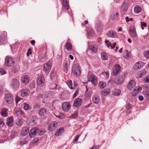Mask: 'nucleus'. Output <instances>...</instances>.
<instances>
[{
	"instance_id": "nucleus-1",
	"label": "nucleus",
	"mask_w": 149,
	"mask_h": 149,
	"mask_svg": "<svg viewBox=\"0 0 149 149\" xmlns=\"http://www.w3.org/2000/svg\"><path fill=\"white\" fill-rule=\"evenodd\" d=\"M5 62L6 66L11 67L15 63V60L13 58L7 56L5 58Z\"/></svg>"
},
{
	"instance_id": "nucleus-2",
	"label": "nucleus",
	"mask_w": 149,
	"mask_h": 149,
	"mask_svg": "<svg viewBox=\"0 0 149 149\" xmlns=\"http://www.w3.org/2000/svg\"><path fill=\"white\" fill-rule=\"evenodd\" d=\"M72 72L74 75L78 76L81 74L80 68L77 64L73 65L72 66Z\"/></svg>"
},
{
	"instance_id": "nucleus-3",
	"label": "nucleus",
	"mask_w": 149,
	"mask_h": 149,
	"mask_svg": "<svg viewBox=\"0 0 149 149\" xmlns=\"http://www.w3.org/2000/svg\"><path fill=\"white\" fill-rule=\"evenodd\" d=\"M52 66V63L50 61H48L44 65L43 71L47 74L49 72Z\"/></svg>"
},
{
	"instance_id": "nucleus-4",
	"label": "nucleus",
	"mask_w": 149,
	"mask_h": 149,
	"mask_svg": "<svg viewBox=\"0 0 149 149\" xmlns=\"http://www.w3.org/2000/svg\"><path fill=\"white\" fill-rule=\"evenodd\" d=\"M45 81L44 77L42 75L38 77L37 83V85L40 87H42L44 85Z\"/></svg>"
},
{
	"instance_id": "nucleus-5",
	"label": "nucleus",
	"mask_w": 149,
	"mask_h": 149,
	"mask_svg": "<svg viewBox=\"0 0 149 149\" xmlns=\"http://www.w3.org/2000/svg\"><path fill=\"white\" fill-rule=\"evenodd\" d=\"M128 3L127 2L124 1L123 2L120 9L122 13L124 14L126 12L128 8Z\"/></svg>"
},
{
	"instance_id": "nucleus-6",
	"label": "nucleus",
	"mask_w": 149,
	"mask_h": 149,
	"mask_svg": "<svg viewBox=\"0 0 149 149\" xmlns=\"http://www.w3.org/2000/svg\"><path fill=\"white\" fill-rule=\"evenodd\" d=\"M19 82L17 79H13L11 81V86L13 89H17L19 87Z\"/></svg>"
},
{
	"instance_id": "nucleus-7",
	"label": "nucleus",
	"mask_w": 149,
	"mask_h": 149,
	"mask_svg": "<svg viewBox=\"0 0 149 149\" xmlns=\"http://www.w3.org/2000/svg\"><path fill=\"white\" fill-rule=\"evenodd\" d=\"M88 81L91 82L94 86L96 85L97 83V77L94 75H91L89 77Z\"/></svg>"
},
{
	"instance_id": "nucleus-8",
	"label": "nucleus",
	"mask_w": 149,
	"mask_h": 149,
	"mask_svg": "<svg viewBox=\"0 0 149 149\" xmlns=\"http://www.w3.org/2000/svg\"><path fill=\"white\" fill-rule=\"evenodd\" d=\"M39 130L38 128L34 127L29 132V135L31 138L34 137L39 132Z\"/></svg>"
},
{
	"instance_id": "nucleus-9",
	"label": "nucleus",
	"mask_w": 149,
	"mask_h": 149,
	"mask_svg": "<svg viewBox=\"0 0 149 149\" xmlns=\"http://www.w3.org/2000/svg\"><path fill=\"white\" fill-rule=\"evenodd\" d=\"M5 98L6 102L8 104H11L13 101V95L10 94L8 93L6 94Z\"/></svg>"
},
{
	"instance_id": "nucleus-10",
	"label": "nucleus",
	"mask_w": 149,
	"mask_h": 149,
	"mask_svg": "<svg viewBox=\"0 0 149 149\" xmlns=\"http://www.w3.org/2000/svg\"><path fill=\"white\" fill-rule=\"evenodd\" d=\"M129 31L131 36L132 37L136 38L137 36L136 29L133 26H131L129 28Z\"/></svg>"
},
{
	"instance_id": "nucleus-11",
	"label": "nucleus",
	"mask_w": 149,
	"mask_h": 149,
	"mask_svg": "<svg viewBox=\"0 0 149 149\" xmlns=\"http://www.w3.org/2000/svg\"><path fill=\"white\" fill-rule=\"evenodd\" d=\"M58 123L56 121H52L50 125L49 128V130L50 131H52L54 130L57 125Z\"/></svg>"
},
{
	"instance_id": "nucleus-12",
	"label": "nucleus",
	"mask_w": 149,
	"mask_h": 149,
	"mask_svg": "<svg viewBox=\"0 0 149 149\" xmlns=\"http://www.w3.org/2000/svg\"><path fill=\"white\" fill-rule=\"evenodd\" d=\"M143 65V62L141 61H139L134 64L133 66V68L135 70H137L141 69Z\"/></svg>"
},
{
	"instance_id": "nucleus-13",
	"label": "nucleus",
	"mask_w": 149,
	"mask_h": 149,
	"mask_svg": "<svg viewBox=\"0 0 149 149\" xmlns=\"http://www.w3.org/2000/svg\"><path fill=\"white\" fill-rule=\"evenodd\" d=\"M82 103V99L80 98H77L74 100V105L76 107H78L81 105Z\"/></svg>"
},
{
	"instance_id": "nucleus-14",
	"label": "nucleus",
	"mask_w": 149,
	"mask_h": 149,
	"mask_svg": "<svg viewBox=\"0 0 149 149\" xmlns=\"http://www.w3.org/2000/svg\"><path fill=\"white\" fill-rule=\"evenodd\" d=\"M146 71L144 69L142 70L137 72L136 75V77L138 78H141L143 76H144L146 74Z\"/></svg>"
},
{
	"instance_id": "nucleus-15",
	"label": "nucleus",
	"mask_w": 149,
	"mask_h": 149,
	"mask_svg": "<svg viewBox=\"0 0 149 149\" xmlns=\"http://www.w3.org/2000/svg\"><path fill=\"white\" fill-rule=\"evenodd\" d=\"M71 106L69 102L64 103L63 104L62 108L63 110L66 112L69 111L70 108Z\"/></svg>"
},
{
	"instance_id": "nucleus-16",
	"label": "nucleus",
	"mask_w": 149,
	"mask_h": 149,
	"mask_svg": "<svg viewBox=\"0 0 149 149\" xmlns=\"http://www.w3.org/2000/svg\"><path fill=\"white\" fill-rule=\"evenodd\" d=\"M21 80L23 84H26L29 83L30 77L27 75H24L22 76Z\"/></svg>"
},
{
	"instance_id": "nucleus-17",
	"label": "nucleus",
	"mask_w": 149,
	"mask_h": 149,
	"mask_svg": "<svg viewBox=\"0 0 149 149\" xmlns=\"http://www.w3.org/2000/svg\"><path fill=\"white\" fill-rule=\"evenodd\" d=\"M120 66L118 64L115 65L114 67L113 74L115 76L119 72Z\"/></svg>"
},
{
	"instance_id": "nucleus-18",
	"label": "nucleus",
	"mask_w": 149,
	"mask_h": 149,
	"mask_svg": "<svg viewBox=\"0 0 149 149\" xmlns=\"http://www.w3.org/2000/svg\"><path fill=\"white\" fill-rule=\"evenodd\" d=\"M35 119L33 117H29L27 120V123L28 125L31 126L34 125L35 124Z\"/></svg>"
},
{
	"instance_id": "nucleus-19",
	"label": "nucleus",
	"mask_w": 149,
	"mask_h": 149,
	"mask_svg": "<svg viewBox=\"0 0 149 149\" xmlns=\"http://www.w3.org/2000/svg\"><path fill=\"white\" fill-rule=\"evenodd\" d=\"M124 78L122 76H120L118 79H116L115 81V83L118 85H120L122 84L124 81Z\"/></svg>"
},
{
	"instance_id": "nucleus-20",
	"label": "nucleus",
	"mask_w": 149,
	"mask_h": 149,
	"mask_svg": "<svg viewBox=\"0 0 149 149\" xmlns=\"http://www.w3.org/2000/svg\"><path fill=\"white\" fill-rule=\"evenodd\" d=\"M95 28L98 31H101L103 28V26L101 22H97L96 24Z\"/></svg>"
},
{
	"instance_id": "nucleus-21",
	"label": "nucleus",
	"mask_w": 149,
	"mask_h": 149,
	"mask_svg": "<svg viewBox=\"0 0 149 149\" xmlns=\"http://www.w3.org/2000/svg\"><path fill=\"white\" fill-rule=\"evenodd\" d=\"M117 36V33L113 30H111L109 31L107 33V36L108 37L113 38Z\"/></svg>"
},
{
	"instance_id": "nucleus-22",
	"label": "nucleus",
	"mask_w": 149,
	"mask_h": 149,
	"mask_svg": "<svg viewBox=\"0 0 149 149\" xmlns=\"http://www.w3.org/2000/svg\"><path fill=\"white\" fill-rule=\"evenodd\" d=\"M135 85V81L134 80L130 81L127 86V88L130 90H132V88Z\"/></svg>"
},
{
	"instance_id": "nucleus-23",
	"label": "nucleus",
	"mask_w": 149,
	"mask_h": 149,
	"mask_svg": "<svg viewBox=\"0 0 149 149\" xmlns=\"http://www.w3.org/2000/svg\"><path fill=\"white\" fill-rule=\"evenodd\" d=\"M100 98L99 96L97 94L94 95L92 97V100L93 102L96 104H97L99 101Z\"/></svg>"
},
{
	"instance_id": "nucleus-24",
	"label": "nucleus",
	"mask_w": 149,
	"mask_h": 149,
	"mask_svg": "<svg viewBox=\"0 0 149 149\" xmlns=\"http://www.w3.org/2000/svg\"><path fill=\"white\" fill-rule=\"evenodd\" d=\"M110 92V89L109 88H106L102 90L101 91V94L104 96L108 95Z\"/></svg>"
},
{
	"instance_id": "nucleus-25",
	"label": "nucleus",
	"mask_w": 149,
	"mask_h": 149,
	"mask_svg": "<svg viewBox=\"0 0 149 149\" xmlns=\"http://www.w3.org/2000/svg\"><path fill=\"white\" fill-rule=\"evenodd\" d=\"M64 130L63 127H61L58 129L57 130L55 133V135L56 136H59L61 135Z\"/></svg>"
},
{
	"instance_id": "nucleus-26",
	"label": "nucleus",
	"mask_w": 149,
	"mask_h": 149,
	"mask_svg": "<svg viewBox=\"0 0 149 149\" xmlns=\"http://www.w3.org/2000/svg\"><path fill=\"white\" fill-rule=\"evenodd\" d=\"M123 56L124 58L127 60L130 59L131 57V55L130 52L126 50L124 52Z\"/></svg>"
},
{
	"instance_id": "nucleus-27",
	"label": "nucleus",
	"mask_w": 149,
	"mask_h": 149,
	"mask_svg": "<svg viewBox=\"0 0 149 149\" xmlns=\"http://www.w3.org/2000/svg\"><path fill=\"white\" fill-rule=\"evenodd\" d=\"M63 6L64 9L68 10L69 8L68 3L67 0H63Z\"/></svg>"
},
{
	"instance_id": "nucleus-28",
	"label": "nucleus",
	"mask_w": 149,
	"mask_h": 149,
	"mask_svg": "<svg viewBox=\"0 0 149 149\" xmlns=\"http://www.w3.org/2000/svg\"><path fill=\"white\" fill-rule=\"evenodd\" d=\"M141 8L140 6L136 5L134 6V11L135 13H139L141 12Z\"/></svg>"
},
{
	"instance_id": "nucleus-29",
	"label": "nucleus",
	"mask_w": 149,
	"mask_h": 149,
	"mask_svg": "<svg viewBox=\"0 0 149 149\" xmlns=\"http://www.w3.org/2000/svg\"><path fill=\"white\" fill-rule=\"evenodd\" d=\"M13 119L12 117H8L6 122L7 124L10 126H12L13 125Z\"/></svg>"
},
{
	"instance_id": "nucleus-30",
	"label": "nucleus",
	"mask_w": 149,
	"mask_h": 149,
	"mask_svg": "<svg viewBox=\"0 0 149 149\" xmlns=\"http://www.w3.org/2000/svg\"><path fill=\"white\" fill-rule=\"evenodd\" d=\"M47 110L44 108H42L39 110L38 113L40 116H43L46 113Z\"/></svg>"
},
{
	"instance_id": "nucleus-31",
	"label": "nucleus",
	"mask_w": 149,
	"mask_h": 149,
	"mask_svg": "<svg viewBox=\"0 0 149 149\" xmlns=\"http://www.w3.org/2000/svg\"><path fill=\"white\" fill-rule=\"evenodd\" d=\"M29 130L27 127H24L23 128L22 130L21 134L24 135H26L29 133Z\"/></svg>"
},
{
	"instance_id": "nucleus-32",
	"label": "nucleus",
	"mask_w": 149,
	"mask_h": 149,
	"mask_svg": "<svg viewBox=\"0 0 149 149\" xmlns=\"http://www.w3.org/2000/svg\"><path fill=\"white\" fill-rule=\"evenodd\" d=\"M6 35V32H3L2 35H0V43H3L5 40V36L4 35Z\"/></svg>"
},
{
	"instance_id": "nucleus-33",
	"label": "nucleus",
	"mask_w": 149,
	"mask_h": 149,
	"mask_svg": "<svg viewBox=\"0 0 149 149\" xmlns=\"http://www.w3.org/2000/svg\"><path fill=\"white\" fill-rule=\"evenodd\" d=\"M112 93L114 95L117 96L120 95L121 91L118 89H114L112 91Z\"/></svg>"
},
{
	"instance_id": "nucleus-34",
	"label": "nucleus",
	"mask_w": 149,
	"mask_h": 149,
	"mask_svg": "<svg viewBox=\"0 0 149 149\" xmlns=\"http://www.w3.org/2000/svg\"><path fill=\"white\" fill-rule=\"evenodd\" d=\"M24 109L25 110H28L31 109V108L29 106V104L26 103H24L22 104Z\"/></svg>"
},
{
	"instance_id": "nucleus-35",
	"label": "nucleus",
	"mask_w": 149,
	"mask_h": 149,
	"mask_svg": "<svg viewBox=\"0 0 149 149\" xmlns=\"http://www.w3.org/2000/svg\"><path fill=\"white\" fill-rule=\"evenodd\" d=\"M1 114L3 117H6L8 114L7 110L5 109H2L1 111Z\"/></svg>"
},
{
	"instance_id": "nucleus-36",
	"label": "nucleus",
	"mask_w": 149,
	"mask_h": 149,
	"mask_svg": "<svg viewBox=\"0 0 149 149\" xmlns=\"http://www.w3.org/2000/svg\"><path fill=\"white\" fill-rule=\"evenodd\" d=\"M28 94V90L27 89H23L21 92V96L22 97H24L26 96Z\"/></svg>"
},
{
	"instance_id": "nucleus-37",
	"label": "nucleus",
	"mask_w": 149,
	"mask_h": 149,
	"mask_svg": "<svg viewBox=\"0 0 149 149\" xmlns=\"http://www.w3.org/2000/svg\"><path fill=\"white\" fill-rule=\"evenodd\" d=\"M101 58L102 60H107L108 57L107 54L104 52H102L101 53Z\"/></svg>"
},
{
	"instance_id": "nucleus-38",
	"label": "nucleus",
	"mask_w": 149,
	"mask_h": 149,
	"mask_svg": "<svg viewBox=\"0 0 149 149\" xmlns=\"http://www.w3.org/2000/svg\"><path fill=\"white\" fill-rule=\"evenodd\" d=\"M87 33L88 36H92L94 34V32L93 30L91 28H89L87 30Z\"/></svg>"
},
{
	"instance_id": "nucleus-39",
	"label": "nucleus",
	"mask_w": 149,
	"mask_h": 149,
	"mask_svg": "<svg viewBox=\"0 0 149 149\" xmlns=\"http://www.w3.org/2000/svg\"><path fill=\"white\" fill-rule=\"evenodd\" d=\"M145 98L146 100H149V92L148 91H144L143 93Z\"/></svg>"
},
{
	"instance_id": "nucleus-40",
	"label": "nucleus",
	"mask_w": 149,
	"mask_h": 149,
	"mask_svg": "<svg viewBox=\"0 0 149 149\" xmlns=\"http://www.w3.org/2000/svg\"><path fill=\"white\" fill-rule=\"evenodd\" d=\"M106 83L102 81L100 82L98 85V86L101 89L103 88L106 87Z\"/></svg>"
},
{
	"instance_id": "nucleus-41",
	"label": "nucleus",
	"mask_w": 149,
	"mask_h": 149,
	"mask_svg": "<svg viewBox=\"0 0 149 149\" xmlns=\"http://www.w3.org/2000/svg\"><path fill=\"white\" fill-rule=\"evenodd\" d=\"M24 113V112L21 110H15V114L17 116H18L20 115H22Z\"/></svg>"
},
{
	"instance_id": "nucleus-42",
	"label": "nucleus",
	"mask_w": 149,
	"mask_h": 149,
	"mask_svg": "<svg viewBox=\"0 0 149 149\" xmlns=\"http://www.w3.org/2000/svg\"><path fill=\"white\" fill-rule=\"evenodd\" d=\"M88 49L90 50V52H94L95 53L97 52V47H90Z\"/></svg>"
},
{
	"instance_id": "nucleus-43",
	"label": "nucleus",
	"mask_w": 149,
	"mask_h": 149,
	"mask_svg": "<svg viewBox=\"0 0 149 149\" xmlns=\"http://www.w3.org/2000/svg\"><path fill=\"white\" fill-rule=\"evenodd\" d=\"M11 71L14 73H16L18 72V69L17 66H15L11 68Z\"/></svg>"
},
{
	"instance_id": "nucleus-44",
	"label": "nucleus",
	"mask_w": 149,
	"mask_h": 149,
	"mask_svg": "<svg viewBox=\"0 0 149 149\" xmlns=\"http://www.w3.org/2000/svg\"><path fill=\"white\" fill-rule=\"evenodd\" d=\"M50 77L52 80L55 81L56 78L55 73L54 72L51 73L50 74Z\"/></svg>"
},
{
	"instance_id": "nucleus-45",
	"label": "nucleus",
	"mask_w": 149,
	"mask_h": 149,
	"mask_svg": "<svg viewBox=\"0 0 149 149\" xmlns=\"http://www.w3.org/2000/svg\"><path fill=\"white\" fill-rule=\"evenodd\" d=\"M23 123L22 119H18L16 122V124L18 126H21Z\"/></svg>"
},
{
	"instance_id": "nucleus-46",
	"label": "nucleus",
	"mask_w": 149,
	"mask_h": 149,
	"mask_svg": "<svg viewBox=\"0 0 149 149\" xmlns=\"http://www.w3.org/2000/svg\"><path fill=\"white\" fill-rule=\"evenodd\" d=\"M78 113L76 112L71 115L70 117V118H76L78 117Z\"/></svg>"
},
{
	"instance_id": "nucleus-47",
	"label": "nucleus",
	"mask_w": 149,
	"mask_h": 149,
	"mask_svg": "<svg viewBox=\"0 0 149 149\" xmlns=\"http://www.w3.org/2000/svg\"><path fill=\"white\" fill-rule=\"evenodd\" d=\"M138 93V92L137 91L136 89H134L132 92V95L133 96H136Z\"/></svg>"
},
{
	"instance_id": "nucleus-48",
	"label": "nucleus",
	"mask_w": 149,
	"mask_h": 149,
	"mask_svg": "<svg viewBox=\"0 0 149 149\" xmlns=\"http://www.w3.org/2000/svg\"><path fill=\"white\" fill-rule=\"evenodd\" d=\"M105 43L106 44V46L107 47H112V44H111V42H109L108 40H106L105 42Z\"/></svg>"
},
{
	"instance_id": "nucleus-49",
	"label": "nucleus",
	"mask_w": 149,
	"mask_h": 149,
	"mask_svg": "<svg viewBox=\"0 0 149 149\" xmlns=\"http://www.w3.org/2000/svg\"><path fill=\"white\" fill-rule=\"evenodd\" d=\"M80 136V135L79 134L77 135L75 138L74 139L73 142L74 143L77 142L78 141V139Z\"/></svg>"
},
{
	"instance_id": "nucleus-50",
	"label": "nucleus",
	"mask_w": 149,
	"mask_h": 149,
	"mask_svg": "<svg viewBox=\"0 0 149 149\" xmlns=\"http://www.w3.org/2000/svg\"><path fill=\"white\" fill-rule=\"evenodd\" d=\"M0 72L1 75H3L6 73V71L4 69L1 68L0 69Z\"/></svg>"
},
{
	"instance_id": "nucleus-51",
	"label": "nucleus",
	"mask_w": 149,
	"mask_h": 149,
	"mask_svg": "<svg viewBox=\"0 0 149 149\" xmlns=\"http://www.w3.org/2000/svg\"><path fill=\"white\" fill-rule=\"evenodd\" d=\"M143 81L147 83H149V76L145 77L143 79Z\"/></svg>"
},
{
	"instance_id": "nucleus-52",
	"label": "nucleus",
	"mask_w": 149,
	"mask_h": 149,
	"mask_svg": "<svg viewBox=\"0 0 149 149\" xmlns=\"http://www.w3.org/2000/svg\"><path fill=\"white\" fill-rule=\"evenodd\" d=\"M62 54L61 52H59L57 55L56 56V58L57 59H60L62 56Z\"/></svg>"
},
{
	"instance_id": "nucleus-53",
	"label": "nucleus",
	"mask_w": 149,
	"mask_h": 149,
	"mask_svg": "<svg viewBox=\"0 0 149 149\" xmlns=\"http://www.w3.org/2000/svg\"><path fill=\"white\" fill-rule=\"evenodd\" d=\"M56 116L57 117H59L60 118H63L64 117V115L63 113H59V114L58 115H56Z\"/></svg>"
},
{
	"instance_id": "nucleus-54",
	"label": "nucleus",
	"mask_w": 149,
	"mask_h": 149,
	"mask_svg": "<svg viewBox=\"0 0 149 149\" xmlns=\"http://www.w3.org/2000/svg\"><path fill=\"white\" fill-rule=\"evenodd\" d=\"M125 19H126V22H129L130 21H132L133 20L132 18H130L129 19L128 17H126L125 18Z\"/></svg>"
},
{
	"instance_id": "nucleus-55",
	"label": "nucleus",
	"mask_w": 149,
	"mask_h": 149,
	"mask_svg": "<svg viewBox=\"0 0 149 149\" xmlns=\"http://www.w3.org/2000/svg\"><path fill=\"white\" fill-rule=\"evenodd\" d=\"M32 51L31 49L29 48L28 50V51L26 53V55L27 56H29L32 53Z\"/></svg>"
},
{
	"instance_id": "nucleus-56",
	"label": "nucleus",
	"mask_w": 149,
	"mask_h": 149,
	"mask_svg": "<svg viewBox=\"0 0 149 149\" xmlns=\"http://www.w3.org/2000/svg\"><path fill=\"white\" fill-rule=\"evenodd\" d=\"M46 54H42V55L40 57L42 61H45L44 59L45 58H46Z\"/></svg>"
},
{
	"instance_id": "nucleus-57",
	"label": "nucleus",
	"mask_w": 149,
	"mask_h": 149,
	"mask_svg": "<svg viewBox=\"0 0 149 149\" xmlns=\"http://www.w3.org/2000/svg\"><path fill=\"white\" fill-rule=\"evenodd\" d=\"M64 68V71L65 72H66L67 70L68 65L67 63H65L64 64L63 66Z\"/></svg>"
},
{
	"instance_id": "nucleus-58",
	"label": "nucleus",
	"mask_w": 149,
	"mask_h": 149,
	"mask_svg": "<svg viewBox=\"0 0 149 149\" xmlns=\"http://www.w3.org/2000/svg\"><path fill=\"white\" fill-rule=\"evenodd\" d=\"M22 99L19 97H18V96H17L16 98H15V100L16 102L17 103L21 100Z\"/></svg>"
},
{
	"instance_id": "nucleus-59",
	"label": "nucleus",
	"mask_w": 149,
	"mask_h": 149,
	"mask_svg": "<svg viewBox=\"0 0 149 149\" xmlns=\"http://www.w3.org/2000/svg\"><path fill=\"white\" fill-rule=\"evenodd\" d=\"M45 132L44 131L39 130V132L38 133L39 135L41 136L44 134Z\"/></svg>"
},
{
	"instance_id": "nucleus-60",
	"label": "nucleus",
	"mask_w": 149,
	"mask_h": 149,
	"mask_svg": "<svg viewBox=\"0 0 149 149\" xmlns=\"http://www.w3.org/2000/svg\"><path fill=\"white\" fill-rule=\"evenodd\" d=\"M39 141V139L38 138H35L33 141V144L37 143Z\"/></svg>"
},
{
	"instance_id": "nucleus-61",
	"label": "nucleus",
	"mask_w": 149,
	"mask_h": 149,
	"mask_svg": "<svg viewBox=\"0 0 149 149\" xmlns=\"http://www.w3.org/2000/svg\"><path fill=\"white\" fill-rule=\"evenodd\" d=\"M141 26L146 27L147 26L146 23L143 22H141Z\"/></svg>"
},
{
	"instance_id": "nucleus-62",
	"label": "nucleus",
	"mask_w": 149,
	"mask_h": 149,
	"mask_svg": "<svg viewBox=\"0 0 149 149\" xmlns=\"http://www.w3.org/2000/svg\"><path fill=\"white\" fill-rule=\"evenodd\" d=\"M145 56L146 58H149V51L146 52L145 53Z\"/></svg>"
},
{
	"instance_id": "nucleus-63",
	"label": "nucleus",
	"mask_w": 149,
	"mask_h": 149,
	"mask_svg": "<svg viewBox=\"0 0 149 149\" xmlns=\"http://www.w3.org/2000/svg\"><path fill=\"white\" fill-rule=\"evenodd\" d=\"M4 125V122L3 120L1 119H0V127H2Z\"/></svg>"
},
{
	"instance_id": "nucleus-64",
	"label": "nucleus",
	"mask_w": 149,
	"mask_h": 149,
	"mask_svg": "<svg viewBox=\"0 0 149 149\" xmlns=\"http://www.w3.org/2000/svg\"><path fill=\"white\" fill-rule=\"evenodd\" d=\"M72 45L69 42H67L65 47H72Z\"/></svg>"
}]
</instances>
